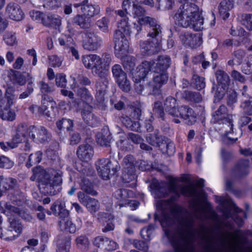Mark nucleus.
Returning <instances> with one entry per match:
<instances>
[{
	"label": "nucleus",
	"mask_w": 252,
	"mask_h": 252,
	"mask_svg": "<svg viewBox=\"0 0 252 252\" xmlns=\"http://www.w3.org/2000/svg\"><path fill=\"white\" fill-rule=\"evenodd\" d=\"M175 201L174 198H170L157 201V207L162 213L160 222L167 237L170 235V228L174 226L177 227L176 231L170 238L174 252H188L194 248V235L190 230L194 225V221L181 215L179 208L172 205Z\"/></svg>",
	"instance_id": "1"
},
{
	"label": "nucleus",
	"mask_w": 252,
	"mask_h": 252,
	"mask_svg": "<svg viewBox=\"0 0 252 252\" xmlns=\"http://www.w3.org/2000/svg\"><path fill=\"white\" fill-rule=\"evenodd\" d=\"M174 19L175 24L183 28H190L197 31L203 28V18L199 7L193 3L187 2L181 5Z\"/></svg>",
	"instance_id": "2"
},
{
	"label": "nucleus",
	"mask_w": 252,
	"mask_h": 252,
	"mask_svg": "<svg viewBox=\"0 0 252 252\" xmlns=\"http://www.w3.org/2000/svg\"><path fill=\"white\" fill-rule=\"evenodd\" d=\"M211 123L214 125H222L225 129L226 139L224 142L228 145L235 143L238 137L242 134L241 128L233 131V120L231 114H229L227 107L224 104L220 105L211 114Z\"/></svg>",
	"instance_id": "3"
},
{
	"label": "nucleus",
	"mask_w": 252,
	"mask_h": 252,
	"mask_svg": "<svg viewBox=\"0 0 252 252\" xmlns=\"http://www.w3.org/2000/svg\"><path fill=\"white\" fill-rule=\"evenodd\" d=\"M35 178L39 181L38 188L40 191L44 195H54L61 191L62 184V173L55 172L51 178L41 166L32 169Z\"/></svg>",
	"instance_id": "4"
},
{
	"label": "nucleus",
	"mask_w": 252,
	"mask_h": 252,
	"mask_svg": "<svg viewBox=\"0 0 252 252\" xmlns=\"http://www.w3.org/2000/svg\"><path fill=\"white\" fill-rule=\"evenodd\" d=\"M171 64V58L167 55H159L155 60L143 62L139 65V80L145 78L150 70L167 72V70L170 67Z\"/></svg>",
	"instance_id": "5"
},
{
	"label": "nucleus",
	"mask_w": 252,
	"mask_h": 252,
	"mask_svg": "<svg viewBox=\"0 0 252 252\" xmlns=\"http://www.w3.org/2000/svg\"><path fill=\"white\" fill-rule=\"evenodd\" d=\"M169 189L168 195L170 193H173L174 195L170 198H174L176 200L181 195L188 197L191 198V203L193 209L197 211L198 210V193L196 187L194 184H190L188 186H180L179 188L174 184H171L169 187H167Z\"/></svg>",
	"instance_id": "6"
},
{
	"label": "nucleus",
	"mask_w": 252,
	"mask_h": 252,
	"mask_svg": "<svg viewBox=\"0 0 252 252\" xmlns=\"http://www.w3.org/2000/svg\"><path fill=\"white\" fill-rule=\"evenodd\" d=\"M95 165L98 174L104 180L110 179L121 168L118 161L113 158L99 159Z\"/></svg>",
	"instance_id": "7"
},
{
	"label": "nucleus",
	"mask_w": 252,
	"mask_h": 252,
	"mask_svg": "<svg viewBox=\"0 0 252 252\" xmlns=\"http://www.w3.org/2000/svg\"><path fill=\"white\" fill-rule=\"evenodd\" d=\"M150 71L155 73L156 75L147 84L146 90L149 94L159 95L161 93V87L168 82V73L167 72L158 70H150Z\"/></svg>",
	"instance_id": "8"
},
{
	"label": "nucleus",
	"mask_w": 252,
	"mask_h": 252,
	"mask_svg": "<svg viewBox=\"0 0 252 252\" xmlns=\"http://www.w3.org/2000/svg\"><path fill=\"white\" fill-rule=\"evenodd\" d=\"M149 38L140 43V47L142 52L147 56H151L157 54L160 48L162 40V36L148 35Z\"/></svg>",
	"instance_id": "9"
},
{
	"label": "nucleus",
	"mask_w": 252,
	"mask_h": 252,
	"mask_svg": "<svg viewBox=\"0 0 252 252\" xmlns=\"http://www.w3.org/2000/svg\"><path fill=\"white\" fill-rule=\"evenodd\" d=\"M82 61L85 67L92 69V72L95 75H102V72L106 71L102 66L101 59L97 55L91 54L83 56Z\"/></svg>",
	"instance_id": "10"
},
{
	"label": "nucleus",
	"mask_w": 252,
	"mask_h": 252,
	"mask_svg": "<svg viewBox=\"0 0 252 252\" xmlns=\"http://www.w3.org/2000/svg\"><path fill=\"white\" fill-rule=\"evenodd\" d=\"M113 76L120 88L124 92L128 93L131 90V85L126 72L120 65L116 64L112 68Z\"/></svg>",
	"instance_id": "11"
},
{
	"label": "nucleus",
	"mask_w": 252,
	"mask_h": 252,
	"mask_svg": "<svg viewBox=\"0 0 252 252\" xmlns=\"http://www.w3.org/2000/svg\"><path fill=\"white\" fill-rule=\"evenodd\" d=\"M123 179L126 182H130L135 179L136 160L131 155H126L123 159Z\"/></svg>",
	"instance_id": "12"
},
{
	"label": "nucleus",
	"mask_w": 252,
	"mask_h": 252,
	"mask_svg": "<svg viewBox=\"0 0 252 252\" xmlns=\"http://www.w3.org/2000/svg\"><path fill=\"white\" fill-rule=\"evenodd\" d=\"M30 137L33 141L41 143L46 144L49 143L52 138L51 133L48 130L43 126L36 127L34 126H30Z\"/></svg>",
	"instance_id": "13"
},
{
	"label": "nucleus",
	"mask_w": 252,
	"mask_h": 252,
	"mask_svg": "<svg viewBox=\"0 0 252 252\" xmlns=\"http://www.w3.org/2000/svg\"><path fill=\"white\" fill-rule=\"evenodd\" d=\"M83 47L84 49L89 51L97 50L101 46L102 40L100 37L94 32L88 31L82 32Z\"/></svg>",
	"instance_id": "14"
},
{
	"label": "nucleus",
	"mask_w": 252,
	"mask_h": 252,
	"mask_svg": "<svg viewBox=\"0 0 252 252\" xmlns=\"http://www.w3.org/2000/svg\"><path fill=\"white\" fill-rule=\"evenodd\" d=\"M113 42L115 44V54L118 58H122L125 56L128 49V41L119 32L114 33Z\"/></svg>",
	"instance_id": "15"
},
{
	"label": "nucleus",
	"mask_w": 252,
	"mask_h": 252,
	"mask_svg": "<svg viewBox=\"0 0 252 252\" xmlns=\"http://www.w3.org/2000/svg\"><path fill=\"white\" fill-rule=\"evenodd\" d=\"M138 23L149 26L147 35L162 36V28L155 18L150 16L142 17L138 19Z\"/></svg>",
	"instance_id": "16"
},
{
	"label": "nucleus",
	"mask_w": 252,
	"mask_h": 252,
	"mask_svg": "<svg viewBox=\"0 0 252 252\" xmlns=\"http://www.w3.org/2000/svg\"><path fill=\"white\" fill-rule=\"evenodd\" d=\"M102 75H97L99 78L96 80L95 83V89L96 91V98L97 101L102 102L104 100V95L106 94L108 87L109 80L107 78L106 71L102 72Z\"/></svg>",
	"instance_id": "17"
},
{
	"label": "nucleus",
	"mask_w": 252,
	"mask_h": 252,
	"mask_svg": "<svg viewBox=\"0 0 252 252\" xmlns=\"http://www.w3.org/2000/svg\"><path fill=\"white\" fill-rule=\"evenodd\" d=\"M177 116L184 120L188 125L191 126L196 121V114L193 110L188 105H182L177 107Z\"/></svg>",
	"instance_id": "18"
},
{
	"label": "nucleus",
	"mask_w": 252,
	"mask_h": 252,
	"mask_svg": "<svg viewBox=\"0 0 252 252\" xmlns=\"http://www.w3.org/2000/svg\"><path fill=\"white\" fill-rule=\"evenodd\" d=\"M79 201L85 206L88 211L92 214H94L99 209V203L96 199L92 198L84 192L79 191L77 193Z\"/></svg>",
	"instance_id": "19"
},
{
	"label": "nucleus",
	"mask_w": 252,
	"mask_h": 252,
	"mask_svg": "<svg viewBox=\"0 0 252 252\" xmlns=\"http://www.w3.org/2000/svg\"><path fill=\"white\" fill-rule=\"evenodd\" d=\"M180 37L185 45L191 48H196L202 43V38L199 33L192 34L189 32H185L184 34H181Z\"/></svg>",
	"instance_id": "20"
},
{
	"label": "nucleus",
	"mask_w": 252,
	"mask_h": 252,
	"mask_svg": "<svg viewBox=\"0 0 252 252\" xmlns=\"http://www.w3.org/2000/svg\"><path fill=\"white\" fill-rule=\"evenodd\" d=\"M6 13L10 19L17 21L22 20L24 16L20 6L14 2H10L7 4Z\"/></svg>",
	"instance_id": "21"
},
{
	"label": "nucleus",
	"mask_w": 252,
	"mask_h": 252,
	"mask_svg": "<svg viewBox=\"0 0 252 252\" xmlns=\"http://www.w3.org/2000/svg\"><path fill=\"white\" fill-rule=\"evenodd\" d=\"M76 154L80 160L88 161L94 155V150L92 146L89 144L84 143L77 148Z\"/></svg>",
	"instance_id": "22"
},
{
	"label": "nucleus",
	"mask_w": 252,
	"mask_h": 252,
	"mask_svg": "<svg viewBox=\"0 0 252 252\" xmlns=\"http://www.w3.org/2000/svg\"><path fill=\"white\" fill-rule=\"evenodd\" d=\"M94 244L98 248L104 249L108 251L116 250L118 246L115 242L103 236L96 237L94 241Z\"/></svg>",
	"instance_id": "23"
},
{
	"label": "nucleus",
	"mask_w": 252,
	"mask_h": 252,
	"mask_svg": "<svg viewBox=\"0 0 252 252\" xmlns=\"http://www.w3.org/2000/svg\"><path fill=\"white\" fill-rule=\"evenodd\" d=\"M249 160L247 159H241L235 165L232 170L233 176L237 178H242L246 176L248 173V166Z\"/></svg>",
	"instance_id": "24"
},
{
	"label": "nucleus",
	"mask_w": 252,
	"mask_h": 252,
	"mask_svg": "<svg viewBox=\"0 0 252 252\" xmlns=\"http://www.w3.org/2000/svg\"><path fill=\"white\" fill-rule=\"evenodd\" d=\"M149 187L152 191V194L156 198H164L168 196L169 189L167 187L161 185L157 180H153Z\"/></svg>",
	"instance_id": "25"
},
{
	"label": "nucleus",
	"mask_w": 252,
	"mask_h": 252,
	"mask_svg": "<svg viewBox=\"0 0 252 252\" xmlns=\"http://www.w3.org/2000/svg\"><path fill=\"white\" fill-rule=\"evenodd\" d=\"M164 139L166 138L159 134L158 129L155 130L153 133H149L146 136V140L150 145L158 148H160L163 146V143H165Z\"/></svg>",
	"instance_id": "26"
},
{
	"label": "nucleus",
	"mask_w": 252,
	"mask_h": 252,
	"mask_svg": "<svg viewBox=\"0 0 252 252\" xmlns=\"http://www.w3.org/2000/svg\"><path fill=\"white\" fill-rule=\"evenodd\" d=\"M131 193L132 192L129 190L120 189L113 193V197L117 200V204L122 207L126 205L127 200Z\"/></svg>",
	"instance_id": "27"
},
{
	"label": "nucleus",
	"mask_w": 252,
	"mask_h": 252,
	"mask_svg": "<svg viewBox=\"0 0 252 252\" xmlns=\"http://www.w3.org/2000/svg\"><path fill=\"white\" fill-rule=\"evenodd\" d=\"M112 137L108 128H104L101 132L96 135V140L98 144L105 147H110Z\"/></svg>",
	"instance_id": "28"
},
{
	"label": "nucleus",
	"mask_w": 252,
	"mask_h": 252,
	"mask_svg": "<svg viewBox=\"0 0 252 252\" xmlns=\"http://www.w3.org/2000/svg\"><path fill=\"white\" fill-rule=\"evenodd\" d=\"M182 97L191 103H199L203 100L202 95L199 92L189 90L184 91L182 94Z\"/></svg>",
	"instance_id": "29"
},
{
	"label": "nucleus",
	"mask_w": 252,
	"mask_h": 252,
	"mask_svg": "<svg viewBox=\"0 0 252 252\" xmlns=\"http://www.w3.org/2000/svg\"><path fill=\"white\" fill-rule=\"evenodd\" d=\"M61 18L57 15H44L42 18V24L48 27L57 29L61 25Z\"/></svg>",
	"instance_id": "30"
},
{
	"label": "nucleus",
	"mask_w": 252,
	"mask_h": 252,
	"mask_svg": "<svg viewBox=\"0 0 252 252\" xmlns=\"http://www.w3.org/2000/svg\"><path fill=\"white\" fill-rule=\"evenodd\" d=\"M120 120L127 128L131 131L141 132V126L138 121H135L127 116L123 115L120 118Z\"/></svg>",
	"instance_id": "31"
},
{
	"label": "nucleus",
	"mask_w": 252,
	"mask_h": 252,
	"mask_svg": "<svg viewBox=\"0 0 252 252\" xmlns=\"http://www.w3.org/2000/svg\"><path fill=\"white\" fill-rule=\"evenodd\" d=\"M71 244L70 236L62 234L58 236L57 246L59 252H69Z\"/></svg>",
	"instance_id": "32"
},
{
	"label": "nucleus",
	"mask_w": 252,
	"mask_h": 252,
	"mask_svg": "<svg viewBox=\"0 0 252 252\" xmlns=\"http://www.w3.org/2000/svg\"><path fill=\"white\" fill-rule=\"evenodd\" d=\"M73 22L81 28L87 29L91 27L92 21L90 19V17L82 14H77L73 18Z\"/></svg>",
	"instance_id": "33"
},
{
	"label": "nucleus",
	"mask_w": 252,
	"mask_h": 252,
	"mask_svg": "<svg viewBox=\"0 0 252 252\" xmlns=\"http://www.w3.org/2000/svg\"><path fill=\"white\" fill-rule=\"evenodd\" d=\"M19 185L17 179L9 177L4 178L3 177V183L2 185V189L3 192L8 190H16L17 191V195L19 196L21 192L19 191Z\"/></svg>",
	"instance_id": "34"
},
{
	"label": "nucleus",
	"mask_w": 252,
	"mask_h": 252,
	"mask_svg": "<svg viewBox=\"0 0 252 252\" xmlns=\"http://www.w3.org/2000/svg\"><path fill=\"white\" fill-rule=\"evenodd\" d=\"M73 84L71 88L73 91L76 93L77 95L83 101H87L91 99V94L88 89L84 87H80L77 84V82H75V78H73Z\"/></svg>",
	"instance_id": "35"
},
{
	"label": "nucleus",
	"mask_w": 252,
	"mask_h": 252,
	"mask_svg": "<svg viewBox=\"0 0 252 252\" xmlns=\"http://www.w3.org/2000/svg\"><path fill=\"white\" fill-rule=\"evenodd\" d=\"M176 99L172 97H167L164 101V106L165 110L169 115L174 117L177 116L176 112L177 107H176Z\"/></svg>",
	"instance_id": "36"
},
{
	"label": "nucleus",
	"mask_w": 252,
	"mask_h": 252,
	"mask_svg": "<svg viewBox=\"0 0 252 252\" xmlns=\"http://www.w3.org/2000/svg\"><path fill=\"white\" fill-rule=\"evenodd\" d=\"M233 7V3L230 0L222 1L219 5V10L220 16L225 20L229 16V11Z\"/></svg>",
	"instance_id": "37"
},
{
	"label": "nucleus",
	"mask_w": 252,
	"mask_h": 252,
	"mask_svg": "<svg viewBox=\"0 0 252 252\" xmlns=\"http://www.w3.org/2000/svg\"><path fill=\"white\" fill-rule=\"evenodd\" d=\"M215 76L218 85L228 87L230 83V79L226 72L220 69L217 70Z\"/></svg>",
	"instance_id": "38"
},
{
	"label": "nucleus",
	"mask_w": 252,
	"mask_h": 252,
	"mask_svg": "<svg viewBox=\"0 0 252 252\" xmlns=\"http://www.w3.org/2000/svg\"><path fill=\"white\" fill-rule=\"evenodd\" d=\"M245 55V52L241 50H238L234 51L232 59L228 61L227 64L231 67H234L235 65H241L243 62Z\"/></svg>",
	"instance_id": "39"
},
{
	"label": "nucleus",
	"mask_w": 252,
	"mask_h": 252,
	"mask_svg": "<svg viewBox=\"0 0 252 252\" xmlns=\"http://www.w3.org/2000/svg\"><path fill=\"white\" fill-rule=\"evenodd\" d=\"M61 230L70 233H74L77 230L76 225L70 219H62L59 222Z\"/></svg>",
	"instance_id": "40"
},
{
	"label": "nucleus",
	"mask_w": 252,
	"mask_h": 252,
	"mask_svg": "<svg viewBox=\"0 0 252 252\" xmlns=\"http://www.w3.org/2000/svg\"><path fill=\"white\" fill-rule=\"evenodd\" d=\"M100 8L97 5H93L88 2L85 3L82 8V12L87 16L90 17V19L99 14Z\"/></svg>",
	"instance_id": "41"
},
{
	"label": "nucleus",
	"mask_w": 252,
	"mask_h": 252,
	"mask_svg": "<svg viewBox=\"0 0 252 252\" xmlns=\"http://www.w3.org/2000/svg\"><path fill=\"white\" fill-rule=\"evenodd\" d=\"M128 21L127 17H124L120 20L118 24V29L115 30L114 33L119 32L123 35H129L130 32Z\"/></svg>",
	"instance_id": "42"
},
{
	"label": "nucleus",
	"mask_w": 252,
	"mask_h": 252,
	"mask_svg": "<svg viewBox=\"0 0 252 252\" xmlns=\"http://www.w3.org/2000/svg\"><path fill=\"white\" fill-rule=\"evenodd\" d=\"M240 108L245 115L252 116V97L249 96L241 100Z\"/></svg>",
	"instance_id": "43"
},
{
	"label": "nucleus",
	"mask_w": 252,
	"mask_h": 252,
	"mask_svg": "<svg viewBox=\"0 0 252 252\" xmlns=\"http://www.w3.org/2000/svg\"><path fill=\"white\" fill-rule=\"evenodd\" d=\"M190 86L197 90H201L205 87V78L197 74H193L190 81Z\"/></svg>",
	"instance_id": "44"
},
{
	"label": "nucleus",
	"mask_w": 252,
	"mask_h": 252,
	"mask_svg": "<svg viewBox=\"0 0 252 252\" xmlns=\"http://www.w3.org/2000/svg\"><path fill=\"white\" fill-rule=\"evenodd\" d=\"M81 189L87 194L95 196L97 192L94 190V184L88 179L83 178L81 183Z\"/></svg>",
	"instance_id": "45"
},
{
	"label": "nucleus",
	"mask_w": 252,
	"mask_h": 252,
	"mask_svg": "<svg viewBox=\"0 0 252 252\" xmlns=\"http://www.w3.org/2000/svg\"><path fill=\"white\" fill-rule=\"evenodd\" d=\"M15 89L12 86H9L6 90L5 97L7 100L6 107L10 108L15 103Z\"/></svg>",
	"instance_id": "46"
},
{
	"label": "nucleus",
	"mask_w": 252,
	"mask_h": 252,
	"mask_svg": "<svg viewBox=\"0 0 252 252\" xmlns=\"http://www.w3.org/2000/svg\"><path fill=\"white\" fill-rule=\"evenodd\" d=\"M14 231L9 228L3 230L0 226V238L6 241H11L15 239L18 236Z\"/></svg>",
	"instance_id": "47"
},
{
	"label": "nucleus",
	"mask_w": 252,
	"mask_h": 252,
	"mask_svg": "<svg viewBox=\"0 0 252 252\" xmlns=\"http://www.w3.org/2000/svg\"><path fill=\"white\" fill-rule=\"evenodd\" d=\"M153 115L158 118H160L162 121L165 120V113L164 107L160 101H156L154 103L153 108Z\"/></svg>",
	"instance_id": "48"
},
{
	"label": "nucleus",
	"mask_w": 252,
	"mask_h": 252,
	"mask_svg": "<svg viewBox=\"0 0 252 252\" xmlns=\"http://www.w3.org/2000/svg\"><path fill=\"white\" fill-rule=\"evenodd\" d=\"M8 221L10 224L8 228L12 229V230L14 231V232L18 235L21 233L22 225L16 217H15L14 216L8 217Z\"/></svg>",
	"instance_id": "49"
},
{
	"label": "nucleus",
	"mask_w": 252,
	"mask_h": 252,
	"mask_svg": "<svg viewBox=\"0 0 252 252\" xmlns=\"http://www.w3.org/2000/svg\"><path fill=\"white\" fill-rule=\"evenodd\" d=\"M165 143H163V146L159 148L162 153H166L169 156L174 154L175 152V147L173 142L169 141L166 138L164 139Z\"/></svg>",
	"instance_id": "50"
},
{
	"label": "nucleus",
	"mask_w": 252,
	"mask_h": 252,
	"mask_svg": "<svg viewBox=\"0 0 252 252\" xmlns=\"http://www.w3.org/2000/svg\"><path fill=\"white\" fill-rule=\"evenodd\" d=\"M42 157V153L41 151H37L34 154H31L28 158V161L26 163L27 167L30 168L33 165L39 163Z\"/></svg>",
	"instance_id": "51"
},
{
	"label": "nucleus",
	"mask_w": 252,
	"mask_h": 252,
	"mask_svg": "<svg viewBox=\"0 0 252 252\" xmlns=\"http://www.w3.org/2000/svg\"><path fill=\"white\" fill-rule=\"evenodd\" d=\"M56 126L60 130L66 129L67 131H69L73 126V122L70 119L63 118L57 122Z\"/></svg>",
	"instance_id": "52"
},
{
	"label": "nucleus",
	"mask_w": 252,
	"mask_h": 252,
	"mask_svg": "<svg viewBox=\"0 0 252 252\" xmlns=\"http://www.w3.org/2000/svg\"><path fill=\"white\" fill-rule=\"evenodd\" d=\"M122 58H123V65L125 69L131 72L135 66V58L130 56H124Z\"/></svg>",
	"instance_id": "53"
},
{
	"label": "nucleus",
	"mask_w": 252,
	"mask_h": 252,
	"mask_svg": "<svg viewBox=\"0 0 252 252\" xmlns=\"http://www.w3.org/2000/svg\"><path fill=\"white\" fill-rule=\"evenodd\" d=\"M4 210L3 213L8 217H16L19 213H20V208L12 206L9 203H6L4 205Z\"/></svg>",
	"instance_id": "54"
},
{
	"label": "nucleus",
	"mask_w": 252,
	"mask_h": 252,
	"mask_svg": "<svg viewBox=\"0 0 252 252\" xmlns=\"http://www.w3.org/2000/svg\"><path fill=\"white\" fill-rule=\"evenodd\" d=\"M8 108L5 107L3 110H0V118L3 120L13 121L15 119V113L13 110H8Z\"/></svg>",
	"instance_id": "55"
},
{
	"label": "nucleus",
	"mask_w": 252,
	"mask_h": 252,
	"mask_svg": "<svg viewBox=\"0 0 252 252\" xmlns=\"http://www.w3.org/2000/svg\"><path fill=\"white\" fill-rule=\"evenodd\" d=\"M234 211L236 213V214H234L233 216V219L235 222L238 224L239 227L242 226L243 225L244 221L242 218V216L239 215L238 214L242 213L243 215V217L244 218H246V213L244 212V211L238 208L237 206H234Z\"/></svg>",
	"instance_id": "56"
},
{
	"label": "nucleus",
	"mask_w": 252,
	"mask_h": 252,
	"mask_svg": "<svg viewBox=\"0 0 252 252\" xmlns=\"http://www.w3.org/2000/svg\"><path fill=\"white\" fill-rule=\"evenodd\" d=\"M77 246L83 252H87L88 250L89 242L88 238L84 235H81L76 239Z\"/></svg>",
	"instance_id": "57"
},
{
	"label": "nucleus",
	"mask_w": 252,
	"mask_h": 252,
	"mask_svg": "<svg viewBox=\"0 0 252 252\" xmlns=\"http://www.w3.org/2000/svg\"><path fill=\"white\" fill-rule=\"evenodd\" d=\"M226 99L227 105L233 109L234 104L237 102V93L234 90L229 91L227 93Z\"/></svg>",
	"instance_id": "58"
},
{
	"label": "nucleus",
	"mask_w": 252,
	"mask_h": 252,
	"mask_svg": "<svg viewBox=\"0 0 252 252\" xmlns=\"http://www.w3.org/2000/svg\"><path fill=\"white\" fill-rule=\"evenodd\" d=\"M146 11L144 7L138 4H132V14L134 17H138L139 19L145 16Z\"/></svg>",
	"instance_id": "59"
},
{
	"label": "nucleus",
	"mask_w": 252,
	"mask_h": 252,
	"mask_svg": "<svg viewBox=\"0 0 252 252\" xmlns=\"http://www.w3.org/2000/svg\"><path fill=\"white\" fill-rule=\"evenodd\" d=\"M230 33L233 36L247 37L249 36V33L247 32L241 27L232 26L230 29Z\"/></svg>",
	"instance_id": "60"
},
{
	"label": "nucleus",
	"mask_w": 252,
	"mask_h": 252,
	"mask_svg": "<svg viewBox=\"0 0 252 252\" xmlns=\"http://www.w3.org/2000/svg\"><path fill=\"white\" fill-rule=\"evenodd\" d=\"M228 89V87H224L222 86L218 85L214 94V102H219L221 100Z\"/></svg>",
	"instance_id": "61"
},
{
	"label": "nucleus",
	"mask_w": 252,
	"mask_h": 252,
	"mask_svg": "<svg viewBox=\"0 0 252 252\" xmlns=\"http://www.w3.org/2000/svg\"><path fill=\"white\" fill-rule=\"evenodd\" d=\"M241 22L247 30L252 31V14H243L241 16Z\"/></svg>",
	"instance_id": "62"
},
{
	"label": "nucleus",
	"mask_w": 252,
	"mask_h": 252,
	"mask_svg": "<svg viewBox=\"0 0 252 252\" xmlns=\"http://www.w3.org/2000/svg\"><path fill=\"white\" fill-rule=\"evenodd\" d=\"M61 6V3L58 0H45L43 3V6L47 10H54Z\"/></svg>",
	"instance_id": "63"
},
{
	"label": "nucleus",
	"mask_w": 252,
	"mask_h": 252,
	"mask_svg": "<svg viewBox=\"0 0 252 252\" xmlns=\"http://www.w3.org/2000/svg\"><path fill=\"white\" fill-rule=\"evenodd\" d=\"M156 228V225L150 224L147 227H144L141 230V235L145 239H150V236Z\"/></svg>",
	"instance_id": "64"
}]
</instances>
